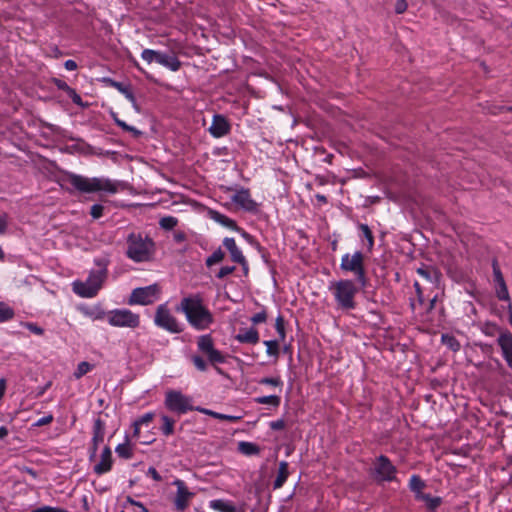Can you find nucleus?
<instances>
[{"label": "nucleus", "instance_id": "obj_1", "mask_svg": "<svg viewBox=\"0 0 512 512\" xmlns=\"http://www.w3.org/2000/svg\"><path fill=\"white\" fill-rule=\"evenodd\" d=\"M176 309L184 313L187 322L198 331L206 330L214 323V316L200 294L184 297Z\"/></svg>", "mask_w": 512, "mask_h": 512}, {"label": "nucleus", "instance_id": "obj_2", "mask_svg": "<svg viewBox=\"0 0 512 512\" xmlns=\"http://www.w3.org/2000/svg\"><path fill=\"white\" fill-rule=\"evenodd\" d=\"M65 181L80 193H94L104 191L114 194L118 191L117 184L107 178H88L79 174L68 172L65 174Z\"/></svg>", "mask_w": 512, "mask_h": 512}, {"label": "nucleus", "instance_id": "obj_3", "mask_svg": "<svg viewBox=\"0 0 512 512\" xmlns=\"http://www.w3.org/2000/svg\"><path fill=\"white\" fill-rule=\"evenodd\" d=\"M154 252L155 243L149 236L134 232L128 235L126 255L134 262L149 261Z\"/></svg>", "mask_w": 512, "mask_h": 512}, {"label": "nucleus", "instance_id": "obj_4", "mask_svg": "<svg viewBox=\"0 0 512 512\" xmlns=\"http://www.w3.org/2000/svg\"><path fill=\"white\" fill-rule=\"evenodd\" d=\"M96 264L99 268L91 271L85 282H74L73 286L76 294L87 298L94 297L97 294L107 277V264L104 260L97 261Z\"/></svg>", "mask_w": 512, "mask_h": 512}, {"label": "nucleus", "instance_id": "obj_5", "mask_svg": "<svg viewBox=\"0 0 512 512\" xmlns=\"http://www.w3.org/2000/svg\"><path fill=\"white\" fill-rule=\"evenodd\" d=\"M330 290L338 306L343 310H352L356 307L355 295L358 288L352 280H339L331 284Z\"/></svg>", "mask_w": 512, "mask_h": 512}, {"label": "nucleus", "instance_id": "obj_6", "mask_svg": "<svg viewBox=\"0 0 512 512\" xmlns=\"http://www.w3.org/2000/svg\"><path fill=\"white\" fill-rule=\"evenodd\" d=\"M341 270L345 272H351L355 275L357 282L365 287L367 284L366 271L364 267V255L360 251H356L354 254H345L342 256Z\"/></svg>", "mask_w": 512, "mask_h": 512}, {"label": "nucleus", "instance_id": "obj_7", "mask_svg": "<svg viewBox=\"0 0 512 512\" xmlns=\"http://www.w3.org/2000/svg\"><path fill=\"white\" fill-rule=\"evenodd\" d=\"M154 323L156 326L173 334H178L183 331V324L177 320L165 304H161L157 307Z\"/></svg>", "mask_w": 512, "mask_h": 512}, {"label": "nucleus", "instance_id": "obj_8", "mask_svg": "<svg viewBox=\"0 0 512 512\" xmlns=\"http://www.w3.org/2000/svg\"><path fill=\"white\" fill-rule=\"evenodd\" d=\"M108 323L114 327L137 328L140 316L128 309H116L108 313Z\"/></svg>", "mask_w": 512, "mask_h": 512}, {"label": "nucleus", "instance_id": "obj_9", "mask_svg": "<svg viewBox=\"0 0 512 512\" xmlns=\"http://www.w3.org/2000/svg\"><path fill=\"white\" fill-rule=\"evenodd\" d=\"M191 402V397L182 394L180 391L169 390L166 392L165 406L170 411L177 412L179 414L192 411L194 410V407L192 406Z\"/></svg>", "mask_w": 512, "mask_h": 512}, {"label": "nucleus", "instance_id": "obj_10", "mask_svg": "<svg viewBox=\"0 0 512 512\" xmlns=\"http://www.w3.org/2000/svg\"><path fill=\"white\" fill-rule=\"evenodd\" d=\"M160 294V288L157 284L146 287L135 288L128 300L130 305H149L156 301Z\"/></svg>", "mask_w": 512, "mask_h": 512}, {"label": "nucleus", "instance_id": "obj_11", "mask_svg": "<svg viewBox=\"0 0 512 512\" xmlns=\"http://www.w3.org/2000/svg\"><path fill=\"white\" fill-rule=\"evenodd\" d=\"M197 347L200 352L207 356L212 365L225 362V356L214 347V341L210 334L201 335L197 339Z\"/></svg>", "mask_w": 512, "mask_h": 512}, {"label": "nucleus", "instance_id": "obj_12", "mask_svg": "<svg viewBox=\"0 0 512 512\" xmlns=\"http://www.w3.org/2000/svg\"><path fill=\"white\" fill-rule=\"evenodd\" d=\"M374 473L378 481H393L397 469L387 456L380 455L374 462Z\"/></svg>", "mask_w": 512, "mask_h": 512}, {"label": "nucleus", "instance_id": "obj_13", "mask_svg": "<svg viewBox=\"0 0 512 512\" xmlns=\"http://www.w3.org/2000/svg\"><path fill=\"white\" fill-rule=\"evenodd\" d=\"M174 485L177 487V493L174 500V505L177 511H184L189 504V500L193 497V493L190 492L182 480H175Z\"/></svg>", "mask_w": 512, "mask_h": 512}, {"label": "nucleus", "instance_id": "obj_14", "mask_svg": "<svg viewBox=\"0 0 512 512\" xmlns=\"http://www.w3.org/2000/svg\"><path fill=\"white\" fill-rule=\"evenodd\" d=\"M497 344L501 349L504 360L509 368L512 369V333L508 330L500 332L497 338Z\"/></svg>", "mask_w": 512, "mask_h": 512}, {"label": "nucleus", "instance_id": "obj_15", "mask_svg": "<svg viewBox=\"0 0 512 512\" xmlns=\"http://www.w3.org/2000/svg\"><path fill=\"white\" fill-rule=\"evenodd\" d=\"M230 125L226 118L222 115L216 114L213 117L212 124L209 128V132L212 136L220 138L229 133Z\"/></svg>", "mask_w": 512, "mask_h": 512}, {"label": "nucleus", "instance_id": "obj_16", "mask_svg": "<svg viewBox=\"0 0 512 512\" xmlns=\"http://www.w3.org/2000/svg\"><path fill=\"white\" fill-rule=\"evenodd\" d=\"M102 81L107 86L113 87L117 89L120 93H122L131 102L133 107H135L138 110L136 98L131 90L130 85L115 81L108 77L103 78Z\"/></svg>", "mask_w": 512, "mask_h": 512}, {"label": "nucleus", "instance_id": "obj_17", "mask_svg": "<svg viewBox=\"0 0 512 512\" xmlns=\"http://www.w3.org/2000/svg\"><path fill=\"white\" fill-rule=\"evenodd\" d=\"M112 451L110 447L105 446L102 453L100 461L94 466V472L98 475H102L107 473L112 468Z\"/></svg>", "mask_w": 512, "mask_h": 512}, {"label": "nucleus", "instance_id": "obj_18", "mask_svg": "<svg viewBox=\"0 0 512 512\" xmlns=\"http://www.w3.org/2000/svg\"><path fill=\"white\" fill-rule=\"evenodd\" d=\"M232 201L247 211H254L256 209V203L251 199L250 193L246 189L237 191L233 195Z\"/></svg>", "mask_w": 512, "mask_h": 512}, {"label": "nucleus", "instance_id": "obj_19", "mask_svg": "<svg viewBox=\"0 0 512 512\" xmlns=\"http://www.w3.org/2000/svg\"><path fill=\"white\" fill-rule=\"evenodd\" d=\"M416 272L421 277H423L425 280H427L435 285L439 284L441 277H442L441 272L438 269H436L435 267L430 266V265H422L421 267L417 268Z\"/></svg>", "mask_w": 512, "mask_h": 512}, {"label": "nucleus", "instance_id": "obj_20", "mask_svg": "<svg viewBox=\"0 0 512 512\" xmlns=\"http://www.w3.org/2000/svg\"><path fill=\"white\" fill-rule=\"evenodd\" d=\"M235 340L240 343L257 344L259 342V333L256 328L251 327L246 330H241L235 335Z\"/></svg>", "mask_w": 512, "mask_h": 512}, {"label": "nucleus", "instance_id": "obj_21", "mask_svg": "<svg viewBox=\"0 0 512 512\" xmlns=\"http://www.w3.org/2000/svg\"><path fill=\"white\" fill-rule=\"evenodd\" d=\"M208 214H209L210 218L212 220H214L215 222H217L231 230H234V231L240 230V228L237 226L236 222L233 219L225 216L224 214H221L220 212L215 211V210H209Z\"/></svg>", "mask_w": 512, "mask_h": 512}, {"label": "nucleus", "instance_id": "obj_22", "mask_svg": "<svg viewBox=\"0 0 512 512\" xmlns=\"http://www.w3.org/2000/svg\"><path fill=\"white\" fill-rule=\"evenodd\" d=\"M223 245L230 252L231 259L236 263H243L244 256L241 250L237 247L234 238H225L223 241Z\"/></svg>", "mask_w": 512, "mask_h": 512}, {"label": "nucleus", "instance_id": "obj_23", "mask_svg": "<svg viewBox=\"0 0 512 512\" xmlns=\"http://www.w3.org/2000/svg\"><path fill=\"white\" fill-rule=\"evenodd\" d=\"M288 467H289V464L286 461H281L279 463L277 477L273 482L274 489L281 488L284 485V483L286 482V480L289 476Z\"/></svg>", "mask_w": 512, "mask_h": 512}, {"label": "nucleus", "instance_id": "obj_24", "mask_svg": "<svg viewBox=\"0 0 512 512\" xmlns=\"http://www.w3.org/2000/svg\"><path fill=\"white\" fill-rule=\"evenodd\" d=\"M417 500L423 501L426 508L431 512H434L442 503V499L440 497H433L426 493L417 495Z\"/></svg>", "mask_w": 512, "mask_h": 512}, {"label": "nucleus", "instance_id": "obj_25", "mask_svg": "<svg viewBox=\"0 0 512 512\" xmlns=\"http://www.w3.org/2000/svg\"><path fill=\"white\" fill-rule=\"evenodd\" d=\"M105 436V423L100 418L94 420L93 424V437L92 442L100 444L103 442Z\"/></svg>", "mask_w": 512, "mask_h": 512}, {"label": "nucleus", "instance_id": "obj_26", "mask_svg": "<svg viewBox=\"0 0 512 512\" xmlns=\"http://www.w3.org/2000/svg\"><path fill=\"white\" fill-rule=\"evenodd\" d=\"M160 65L167 67L171 71H177L180 69L181 62L173 53H165Z\"/></svg>", "mask_w": 512, "mask_h": 512}, {"label": "nucleus", "instance_id": "obj_27", "mask_svg": "<svg viewBox=\"0 0 512 512\" xmlns=\"http://www.w3.org/2000/svg\"><path fill=\"white\" fill-rule=\"evenodd\" d=\"M15 317L14 309L7 303L0 301V323H5Z\"/></svg>", "mask_w": 512, "mask_h": 512}, {"label": "nucleus", "instance_id": "obj_28", "mask_svg": "<svg viewBox=\"0 0 512 512\" xmlns=\"http://www.w3.org/2000/svg\"><path fill=\"white\" fill-rule=\"evenodd\" d=\"M238 450L247 456L256 455L260 453V448L258 445L252 442L242 441L238 444Z\"/></svg>", "mask_w": 512, "mask_h": 512}, {"label": "nucleus", "instance_id": "obj_29", "mask_svg": "<svg viewBox=\"0 0 512 512\" xmlns=\"http://www.w3.org/2000/svg\"><path fill=\"white\" fill-rule=\"evenodd\" d=\"M210 506L219 512H236V508L232 503L220 499L211 501Z\"/></svg>", "mask_w": 512, "mask_h": 512}, {"label": "nucleus", "instance_id": "obj_30", "mask_svg": "<svg viewBox=\"0 0 512 512\" xmlns=\"http://www.w3.org/2000/svg\"><path fill=\"white\" fill-rule=\"evenodd\" d=\"M409 487L412 492L415 493V498L417 499V495L423 494L422 489L425 487V482L418 475H412L409 481Z\"/></svg>", "mask_w": 512, "mask_h": 512}, {"label": "nucleus", "instance_id": "obj_31", "mask_svg": "<svg viewBox=\"0 0 512 512\" xmlns=\"http://www.w3.org/2000/svg\"><path fill=\"white\" fill-rule=\"evenodd\" d=\"M115 451L119 457L124 458V459H130L133 456V452L129 445L128 438H126L125 443L117 445Z\"/></svg>", "mask_w": 512, "mask_h": 512}, {"label": "nucleus", "instance_id": "obj_32", "mask_svg": "<svg viewBox=\"0 0 512 512\" xmlns=\"http://www.w3.org/2000/svg\"><path fill=\"white\" fill-rule=\"evenodd\" d=\"M441 340L444 345H446L449 349H451L454 352L459 351L461 348L459 341L452 335L443 334Z\"/></svg>", "mask_w": 512, "mask_h": 512}, {"label": "nucleus", "instance_id": "obj_33", "mask_svg": "<svg viewBox=\"0 0 512 512\" xmlns=\"http://www.w3.org/2000/svg\"><path fill=\"white\" fill-rule=\"evenodd\" d=\"M280 397L277 395H269V396H261L255 398V402L258 404H269L273 407H278L280 405Z\"/></svg>", "mask_w": 512, "mask_h": 512}, {"label": "nucleus", "instance_id": "obj_34", "mask_svg": "<svg viewBox=\"0 0 512 512\" xmlns=\"http://www.w3.org/2000/svg\"><path fill=\"white\" fill-rule=\"evenodd\" d=\"M161 419L163 422L161 427L163 434L166 436L173 434L175 421L166 415H163Z\"/></svg>", "mask_w": 512, "mask_h": 512}, {"label": "nucleus", "instance_id": "obj_35", "mask_svg": "<svg viewBox=\"0 0 512 512\" xmlns=\"http://www.w3.org/2000/svg\"><path fill=\"white\" fill-rule=\"evenodd\" d=\"M92 369V365L89 362L82 361L77 365L76 370L74 371V377L76 379H80L82 376L87 374Z\"/></svg>", "mask_w": 512, "mask_h": 512}, {"label": "nucleus", "instance_id": "obj_36", "mask_svg": "<svg viewBox=\"0 0 512 512\" xmlns=\"http://www.w3.org/2000/svg\"><path fill=\"white\" fill-rule=\"evenodd\" d=\"M359 229L362 231L364 237L366 238V240L368 242V251H371L374 246V237H373L372 231L370 230V228L367 224H360Z\"/></svg>", "mask_w": 512, "mask_h": 512}, {"label": "nucleus", "instance_id": "obj_37", "mask_svg": "<svg viewBox=\"0 0 512 512\" xmlns=\"http://www.w3.org/2000/svg\"><path fill=\"white\" fill-rule=\"evenodd\" d=\"M178 224L177 218L173 216H166L160 219L159 225L162 229L171 230Z\"/></svg>", "mask_w": 512, "mask_h": 512}, {"label": "nucleus", "instance_id": "obj_38", "mask_svg": "<svg viewBox=\"0 0 512 512\" xmlns=\"http://www.w3.org/2000/svg\"><path fill=\"white\" fill-rule=\"evenodd\" d=\"M224 258V252L219 248L216 251H214L207 259H206V265L208 267L219 263Z\"/></svg>", "mask_w": 512, "mask_h": 512}, {"label": "nucleus", "instance_id": "obj_39", "mask_svg": "<svg viewBox=\"0 0 512 512\" xmlns=\"http://www.w3.org/2000/svg\"><path fill=\"white\" fill-rule=\"evenodd\" d=\"M264 345L266 346L267 354L269 356H277L279 353V344L277 340H266L264 341Z\"/></svg>", "mask_w": 512, "mask_h": 512}, {"label": "nucleus", "instance_id": "obj_40", "mask_svg": "<svg viewBox=\"0 0 512 512\" xmlns=\"http://www.w3.org/2000/svg\"><path fill=\"white\" fill-rule=\"evenodd\" d=\"M482 331L487 336H495L497 333L500 334L503 330H501L496 324L494 323H485Z\"/></svg>", "mask_w": 512, "mask_h": 512}, {"label": "nucleus", "instance_id": "obj_41", "mask_svg": "<svg viewBox=\"0 0 512 512\" xmlns=\"http://www.w3.org/2000/svg\"><path fill=\"white\" fill-rule=\"evenodd\" d=\"M496 296L501 301L510 302V296L506 284L496 286Z\"/></svg>", "mask_w": 512, "mask_h": 512}, {"label": "nucleus", "instance_id": "obj_42", "mask_svg": "<svg viewBox=\"0 0 512 512\" xmlns=\"http://www.w3.org/2000/svg\"><path fill=\"white\" fill-rule=\"evenodd\" d=\"M191 361L196 367L197 370L204 372L207 370V363L206 361L199 355H193L191 357Z\"/></svg>", "mask_w": 512, "mask_h": 512}, {"label": "nucleus", "instance_id": "obj_43", "mask_svg": "<svg viewBox=\"0 0 512 512\" xmlns=\"http://www.w3.org/2000/svg\"><path fill=\"white\" fill-rule=\"evenodd\" d=\"M66 93L71 98V100L74 104L81 106V107L87 106V104L83 103L81 96L76 92L75 89L70 87Z\"/></svg>", "mask_w": 512, "mask_h": 512}, {"label": "nucleus", "instance_id": "obj_44", "mask_svg": "<svg viewBox=\"0 0 512 512\" xmlns=\"http://www.w3.org/2000/svg\"><path fill=\"white\" fill-rule=\"evenodd\" d=\"M275 329H276L277 333L279 334L280 339L284 340V338H285L284 318L281 315H279L276 318Z\"/></svg>", "mask_w": 512, "mask_h": 512}, {"label": "nucleus", "instance_id": "obj_45", "mask_svg": "<svg viewBox=\"0 0 512 512\" xmlns=\"http://www.w3.org/2000/svg\"><path fill=\"white\" fill-rule=\"evenodd\" d=\"M22 326L27 328L30 332L36 334V335H43L44 329L38 326L36 323L33 322H23L21 323Z\"/></svg>", "mask_w": 512, "mask_h": 512}, {"label": "nucleus", "instance_id": "obj_46", "mask_svg": "<svg viewBox=\"0 0 512 512\" xmlns=\"http://www.w3.org/2000/svg\"><path fill=\"white\" fill-rule=\"evenodd\" d=\"M258 383L261 384V385H271V386H274V387H278V386L282 385V381L278 377H276V378L264 377V378H261L258 381Z\"/></svg>", "mask_w": 512, "mask_h": 512}, {"label": "nucleus", "instance_id": "obj_47", "mask_svg": "<svg viewBox=\"0 0 512 512\" xmlns=\"http://www.w3.org/2000/svg\"><path fill=\"white\" fill-rule=\"evenodd\" d=\"M104 207L101 204H94L91 206L90 215L94 219H98L103 215Z\"/></svg>", "mask_w": 512, "mask_h": 512}, {"label": "nucleus", "instance_id": "obj_48", "mask_svg": "<svg viewBox=\"0 0 512 512\" xmlns=\"http://www.w3.org/2000/svg\"><path fill=\"white\" fill-rule=\"evenodd\" d=\"M31 512H68L66 509L59 507H51V506H42L36 509H33Z\"/></svg>", "mask_w": 512, "mask_h": 512}, {"label": "nucleus", "instance_id": "obj_49", "mask_svg": "<svg viewBox=\"0 0 512 512\" xmlns=\"http://www.w3.org/2000/svg\"><path fill=\"white\" fill-rule=\"evenodd\" d=\"M267 320V313L265 310L259 312V313H256L252 318H251V322L253 324H260V323H263Z\"/></svg>", "mask_w": 512, "mask_h": 512}, {"label": "nucleus", "instance_id": "obj_50", "mask_svg": "<svg viewBox=\"0 0 512 512\" xmlns=\"http://www.w3.org/2000/svg\"><path fill=\"white\" fill-rule=\"evenodd\" d=\"M235 266H224L222 267L219 272L217 273V277L222 279L230 274H232L235 271Z\"/></svg>", "mask_w": 512, "mask_h": 512}, {"label": "nucleus", "instance_id": "obj_51", "mask_svg": "<svg viewBox=\"0 0 512 512\" xmlns=\"http://www.w3.org/2000/svg\"><path fill=\"white\" fill-rule=\"evenodd\" d=\"M213 417L216 418V419H220V420H226V421H229V422H236L238 420H240V416H233V415H226V414H221V413H215L213 414Z\"/></svg>", "mask_w": 512, "mask_h": 512}, {"label": "nucleus", "instance_id": "obj_52", "mask_svg": "<svg viewBox=\"0 0 512 512\" xmlns=\"http://www.w3.org/2000/svg\"><path fill=\"white\" fill-rule=\"evenodd\" d=\"M141 57L148 63H151L155 59V50L152 49H144L142 51Z\"/></svg>", "mask_w": 512, "mask_h": 512}, {"label": "nucleus", "instance_id": "obj_53", "mask_svg": "<svg viewBox=\"0 0 512 512\" xmlns=\"http://www.w3.org/2000/svg\"><path fill=\"white\" fill-rule=\"evenodd\" d=\"M154 418V414L152 412L146 413L142 415L139 419L135 421L139 426L144 424H149Z\"/></svg>", "mask_w": 512, "mask_h": 512}, {"label": "nucleus", "instance_id": "obj_54", "mask_svg": "<svg viewBox=\"0 0 512 512\" xmlns=\"http://www.w3.org/2000/svg\"><path fill=\"white\" fill-rule=\"evenodd\" d=\"M492 269H493V278L494 281L497 279H501L503 277V274L500 270L499 264L497 259H493L492 261Z\"/></svg>", "mask_w": 512, "mask_h": 512}, {"label": "nucleus", "instance_id": "obj_55", "mask_svg": "<svg viewBox=\"0 0 512 512\" xmlns=\"http://www.w3.org/2000/svg\"><path fill=\"white\" fill-rule=\"evenodd\" d=\"M408 4L406 0H397L395 3V12L402 14L407 10Z\"/></svg>", "mask_w": 512, "mask_h": 512}, {"label": "nucleus", "instance_id": "obj_56", "mask_svg": "<svg viewBox=\"0 0 512 512\" xmlns=\"http://www.w3.org/2000/svg\"><path fill=\"white\" fill-rule=\"evenodd\" d=\"M52 83L60 90H63L65 92H67L70 88V86L63 80L59 79V78H53L52 79Z\"/></svg>", "mask_w": 512, "mask_h": 512}, {"label": "nucleus", "instance_id": "obj_57", "mask_svg": "<svg viewBox=\"0 0 512 512\" xmlns=\"http://www.w3.org/2000/svg\"><path fill=\"white\" fill-rule=\"evenodd\" d=\"M285 421L283 419H279L276 421L270 422V428L272 430H282L285 428Z\"/></svg>", "mask_w": 512, "mask_h": 512}, {"label": "nucleus", "instance_id": "obj_58", "mask_svg": "<svg viewBox=\"0 0 512 512\" xmlns=\"http://www.w3.org/2000/svg\"><path fill=\"white\" fill-rule=\"evenodd\" d=\"M414 288H415V291L417 294V299H418L419 303L423 304L424 303L423 291H422L420 284L417 281L414 283Z\"/></svg>", "mask_w": 512, "mask_h": 512}, {"label": "nucleus", "instance_id": "obj_59", "mask_svg": "<svg viewBox=\"0 0 512 512\" xmlns=\"http://www.w3.org/2000/svg\"><path fill=\"white\" fill-rule=\"evenodd\" d=\"M52 421H53V416L50 414V415H47V416H44V417L40 418L35 423V426H44V425L50 424Z\"/></svg>", "mask_w": 512, "mask_h": 512}, {"label": "nucleus", "instance_id": "obj_60", "mask_svg": "<svg viewBox=\"0 0 512 512\" xmlns=\"http://www.w3.org/2000/svg\"><path fill=\"white\" fill-rule=\"evenodd\" d=\"M126 501L127 503L134 505L135 507H139L142 512H149L148 509L141 502L135 501L130 496L127 497Z\"/></svg>", "mask_w": 512, "mask_h": 512}, {"label": "nucleus", "instance_id": "obj_61", "mask_svg": "<svg viewBox=\"0 0 512 512\" xmlns=\"http://www.w3.org/2000/svg\"><path fill=\"white\" fill-rule=\"evenodd\" d=\"M174 240L178 243L186 240V234L183 231H176L173 235Z\"/></svg>", "mask_w": 512, "mask_h": 512}, {"label": "nucleus", "instance_id": "obj_62", "mask_svg": "<svg viewBox=\"0 0 512 512\" xmlns=\"http://www.w3.org/2000/svg\"><path fill=\"white\" fill-rule=\"evenodd\" d=\"M7 228V220L5 214H0V234H3Z\"/></svg>", "mask_w": 512, "mask_h": 512}, {"label": "nucleus", "instance_id": "obj_63", "mask_svg": "<svg viewBox=\"0 0 512 512\" xmlns=\"http://www.w3.org/2000/svg\"><path fill=\"white\" fill-rule=\"evenodd\" d=\"M148 474L151 475V477L155 480V481H161V476L160 474L157 472V470L154 468V467H150L148 469Z\"/></svg>", "mask_w": 512, "mask_h": 512}, {"label": "nucleus", "instance_id": "obj_64", "mask_svg": "<svg viewBox=\"0 0 512 512\" xmlns=\"http://www.w3.org/2000/svg\"><path fill=\"white\" fill-rule=\"evenodd\" d=\"M64 67L69 71H73L77 69V63L74 60H67L64 63Z\"/></svg>", "mask_w": 512, "mask_h": 512}]
</instances>
